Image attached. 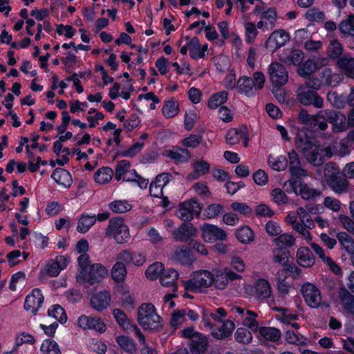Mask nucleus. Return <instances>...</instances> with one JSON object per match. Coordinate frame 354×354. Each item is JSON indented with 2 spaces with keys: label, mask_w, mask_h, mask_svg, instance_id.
<instances>
[{
  "label": "nucleus",
  "mask_w": 354,
  "mask_h": 354,
  "mask_svg": "<svg viewBox=\"0 0 354 354\" xmlns=\"http://www.w3.org/2000/svg\"><path fill=\"white\" fill-rule=\"evenodd\" d=\"M105 234L106 236L113 237L118 244L127 243L130 239L129 227L120 216H115L109 220L105 229Z\"/></svg>",
  "instance_id": "nucleus-1"
},
{
  "label": "nucleus",
  "mask_w": 354,
  "mask_h": 354,
  "mask_svg": "<svg viewBox=\"0 0 354 354\" xmlns=\"http://www.w3.org/2000/svg\"><path fill=\"white\" fill-rule=\"evenodd\" d=\"M214 283V274L207 270H201L194 274L192 279L185 282V288L190 292H202Z\"/></svg>",
  "instance_id": "nucleus-2"
},
{
  "label": "nucleus",
  "mask_w": 354,
  "mask_h": 354,
  "mask_svg": "<svg viewBox=\"0 0 354 354\" xmlns=\"http://www.w3.org/2000/svg\"><path fill=\"white\" fill-rule=\"evenodd\" d=\"M202 209L203 205L199 203L198 199L196 197L192 198L179 205L176 214L183 223H189L194 218L200 216Z\"/></svg>",
  "instance_id": "nucleus-3"
},
{
  "label": "nucleus",
  "mask_w": 354,
  "mask_h": 354,
  "mask_svg": "<svg viewBox=\"0 0 354 354\" xmlns=\"http://www.w3.org/2000/svg\"><path fill=\"white\" fill-rule=\"evenodd\" d=\"M319 115L332 124V130L335 133L342 132L348 129L346 117L339 111L328 109L320 110Z\"/></svg>",
  "instance_id": "nucleus-4"
},
{
  "label": "nucleus",
  "mask_w": 354,
  "mask_h": 354,
  "mask_svg": "<svg viewBox=\"0 0 354 354\" xmlns=\"http://www.w3.org/2000/svg\"><path fill=\"white\" fill-rule=\"evenodd\" d=\"M339 170L333 163L327 164L324 168V177L330 187L336 193H343L348 189V181L337 176Z\"/></svg>",
  "instance_id": "nucleus-5"
},
{
  "label": "nucleus",
  "mask_w": 354,
  "mask_h": 354,
  "mask_svg": "<svg viewBox=\"0 0 354 354\" xmlns=\"http://www.w3.org/2000/svg\"><path fill=\"white\" fill-rule=\"evenodd\" d=\"M268 74L270 81L274 88L281 87L288 80V73L286 66L277 62H273L269 65Z\"/></svg>",
  "instance_id": "nucleus-6"
},
{
  "label": "nucleus",
  "mask_w": 354,
  "mask_h": 354,
  "mask_svg": "<svg viewBox=\"0 0 354 354\" xmlns=\"http://www.w3.org/2000/svg\"><path fill=\"white\" fill-rule=\"evenodd\" d=\"M108 274L109 270L104 266L101 263H93L90 266L86 275L80 276L77 281L88 285H95L99 283L101 279L107 277Z\"/></svg>",
  "instance_id": "nucleus-7"
},
{
  "label": "nucleus",
  "mask_w": 354,
  "mask_h": 354,
  "mask_svg": "<svg viewBox=\"0 0 354 354\" xmlns=\"http://www.w3.org/2000/svg\"><path fill=\"white\" fill-rule=\"evenodd\" d=\"M313 131L306 127L298 129L295 137V145L304 155L313 149L315 145V138L312 136Z\"/></svg>",
  "instance_id": "nucleus-8"
},
{
  "label": "nucleus",
  "mask_w": 354,
  "mask_h": 354,
  "mask_svg": "<svg viewBox=\"0 0 354 354\" xmlns=\"http://www.w3.org/2000/svg\"><path fill=\"white\" fill-rule=\"evenodd\" d=\"M302 296L306 304L312 308H317L320 306L322 296L319 288L309 282L302 285L301 288Z\"/></svg>",
  "instance_id": "nucleus-9"
},
{
  "label": "nucleus",
  "mask_w": 354,
  "mask_h": 354,
  "mask_svg": "<svg viewBox=\"0 0 354 354\" xmlns=\"http://www.w3.org/2000/svg\"><path fill=\"white\" fill-rule=\"evenodd\" d=\"M196 229L191 223H182L178 228L172 232L173 238L176 241L192 243V241L196 236Z\"/></svg>",
  "instance_id": "nucleus-10"
},
{
  "label": "nucleus",
  "mask_w": 354,
  "mask_h": 354,
  "mask_svg": "<svg viewBox=\"0 0 354 354\" xmlns=\"http://www.w3.org/2000/svg\"><path fill=\"white\" fill-rule=\"evenodd\" d=\"M77 325L84 330H92L99 333H103L106 328L103 320L97 317L80 315L77 319Z\"/></svg>",
  "instance_id": "nucleus-11"
},
{
  "label": "nucleus",
  "mask_w": 354,
  "mask_h": 354,
  "mask_svg": "<svg viewBox=\"0 0 354 354\" xmlns=\"http://www.w3.org/2000/svg\"><path fill=\"white\" fill-rule=\"evenodd\" d=\"M201 236L205 242L214 243L217 240L224 241L227 233L215 225L204 223L201 226Z\"/></svg>",
  "instance_id": "nucleus-12"
},
{
  "label": "nucleus",
  "mask_w": 354,
  "mask_h": 354,
  "mask_svg": "<svg viewBox=\"0 0 354 354\" xmlns=\"http://www.w3.org/2000/svg\"><path fill=\"white\" fill-rule=\"evenodd\" d=\"M44 300V297L41 290L39 288H34L25 299L24 309L26 310H31L33 315H36L41 307Z\"/></svg>",
  "instance_id": "nucleus-13"
},
{
  "label": "nucleus",
  "mask_w": 354,
  "mask_h": 354,
  "mask_svg": "<svg viewBox=\"0 0 354 354\" xmlns=\"http://www.w3.org/2000/svg\"><path fill=\"white\" fill-rule=\"evenodd\" d=\"M162 318L156 313V309L151 310L150 314L138 317V324L145 330H158L162 328Z\"/></svg>",
  "instance_id": "nucleus-14"
},
{
  "label": "nucleus",
  "mask_w": 354,
  "mask_h": 354,
  "mask_svg": "<svg viewBox=\"0 0 354 354\" xmlns=\"http://www.w3.org/2000/svg\"><path fill=\"white\" fill-rule=\"evenodd\" d=\"M289 39L290 35L285 30H275L266 40V46L274 51L284 46Z\"/></svg>",
  "instance_id": "nucleus-15"
},
{
  "label": "nucleus",
  "mask_w": 354,
  "mask_h": 354,
  "mask_svg": "<svg viewBox=\"0 0 354 354\" xmlns=\"http://www.w3.org/2000/svg\"><path fill=\"white\" fill-rule=\"evenodd\" d=\"M117 259L122 261L127 266H141L146 261V257L131 250H123L117 256Z\"/></svg>",
  "instance_id": "nucleus-16"
},
{
  "label": "nucleus",
  "mask_w": 354,
  "mask_h": 354,
  "mask_svg": "<svg viewBox=\"0 0 354 354\" xmlns=\"http://www.w3.org/2000/svg\"><path fill=\"white\" fill-rule=\"evenodd\" d=\"M297 100L301 104L305 106L313 105L317 109L322 108L324 105V99L313 90L299 93Z\"/></svg>",
  "instance_id": "nucleus-17"
},
{
  "label": "nucleus",
  "mask_w": 354,
  "mask_h": 354,
  "mask_svg": "<svg viewBox=\"0 0 354 354\" xmlns=\"http://www.w3.org/2000/svg\"><path fill=\"white\" fill-rule=\"evenodd\" d=\"M111 295L107 290H102L93 294L90 299L91 306L97 311L106 309L111 302Z\"/></svg>",
  "instance_id": "nucleus-18"
},
{
  "label": "nucleus",
  "mask_w": 354,
  "mask_h": 354,
  "mask_svg": "<svg viewBox=\"0 0 354 354\" xmlns=\"http://www.w3.org/2000/svg\"><path fill=\"white\" fill-rule=\"evenodd\" d=\"M189 346L192 354H204L209 346L207 337L201 333H197L189 342Z\"/></svg>",
  "instance_id": "nucleus-19"
},
{
  "label": "nucleus",
  "mask_w": 354,
  "mask_h": 354,
  "mask_svg": "<svg viewBox=\"0 0 354 354\" xmlns=\"http://www.w3.org/2000/svg\"><path fill=\"white\" fill-rule=\"evenodd\" d=\"M173 259L183 266H191L195 261L192 250L185 245H182L176 250Z\"/></svg>",
  "instance_id": "nucleus-20"
},
{
  "label": "nucleus",
  "mask_w": 354,
  "mask_h": 354,
  "mask_svg": "<svg viewBox=\"0 0 354 354\" xmlns=\"http://www.w3.org/2000/svg\"><path fill=\"white\" fill-rule=\"evenodd\" d=\"M290 188L291 190H287L288 192H290L292 191L296 195L300 196L304 200L314 198L317 196H319L322 194L320 190L310 187L307 184L304 183V181H302L301 185H297L295 189L294 187Z\"/></svg>",
  "instance_id": "nucleus-21"
},
{
  "label": "nucleus",
  "mask_w": 354,
  "mask_h": 354,
  "mask_svg": "<svg viewBox=\"0 0 354 354\" xmlns=\"http://www.w3.org/2000/svg\"><path fill=\"white\" fill-rule=\"evenodd\" d=\"M192 168L193 171L187 176L188 180H196L201 176L207 174L210 170V165L207 161L201 159L193 163Z\"/></svg>",
  "instance_id": "nucleus-22"
},
{
  "label": "nucleus",
  "mask_w": 354,
  "mask_h": 354,
  "mask_svg": "<svg viewBox=\"0 0 354 354\" xmlns=\"http://www.w3.org/2000/svg\"><path fill=\"white\" fill-rule=\"evenodd\" d=\"M173 176L168 172H163L156 176L155 180H153L149 187L150 193L154 197H159L158 194H153V189H160V194H163L162 189L165 187L171 180Z\"/></svg>",
  "instance_id": "nucleus-23"
},
{
  "label": "nucleus",
  "mask_w": 354,
  "mask_h": 354,
  "mask_svg": "<svg viewBox=\"0 0 354 354\" xmlns=\"http://www.w3.org/2000/svg\"><path fill=\"white\" fill-rule=\"evenodd\" d=\"M51 178L55 182L65 188H69L73 183L71 173L65 169L55 168L51 174Z\"/></svg>",
  "instance_id": "nucleus-24"
},
{
  "label": "nucleus",
  "mask_w": 354,
  "mask_h": 354,
  "mask_svg": "<svg viewBox=\"0 0 354 354\" xmlns=\"http://www.w3.org/2000/svg\"><path fill=\"white\" fill-rule=\"evenodd\" d=\"M178 279V272L173 268H169L160 277V282L162 286L171 287L172 292H175L178 288L176 281Z\"/></svg>",
  "instance_id": "nucleus-25"
},
{
  "label": "nucleus",
  "mask_w": 354,
  "mask_h": 354,
  "mask_svg": "<svg viewBox=\"0 0 354 354\" xmlns=\"http://www.w3.org/2000/svg\"><path fill=\"white\" fill-rule=\"evenodd\" d=\"M297 262L302 267H311L315 264V257L308 247H300L297 251Z\"/></svg>",
  "instance_id": "nucleus-26"
},
{
  "label": "nucleus",
  "mask_w": 354,
  "mask_h": 354,
  "mask_svg": "<svg viewBox=\"0 0 354 354\" xmlns=\"http://www.w3.org/2000/svg\"><path fill=\"white\" fill-rule=\"evenodd\" d=\"M236 89L239 93L245 94L248 97L255 94L254 80L247 76L241 77L237 81Z\"/></svg>",
  "instance_id": "nucleus-27"
},
{
  "label": "nucleus",
  "mask_w": 354,
  "mask_h": 354,
  "mask_svg": "<svg viewBox=\"0 0 354 354\" xmlns=\"http://www.w3.org/2000/svg\"><path fill=\"white\" fill-rule=\"evenodd\" d=\"M282 267L277 273V276L279 279H286L288 277L297 279L301 275V270L292 261L290 262L288 261L286 263H283Z\"/></svg>",
  "instance_id": "nucleus-28"
},
{
  "label": "nucleus",
  "mask_w": 354,
  "mask_h": 354,
  "mask_svg": "<svg viewBox=\"0 0 354 354\" xmlns=\"http://www.w3.org/2000/svg\"><path fill=\"white\" fill-rule=\"evenodd\" d=\"M289 172L291 178L288 180L290 187H297V185H301V182L304 181L303 177L308 176V171L306 169L302 168L301 165L289 167Z\"/></svg>",
  "instance_id": "nucleus-29"
},
{
  "label": "nucleus",
  "mask_w": 354,
  "mask_h": 354,
  "mask_svg": "<svg viewBox=\"0 0 354 354\" xmlns=\"http://www.w3.org/2000/svg\"><path fill=\"white\" fill-rule=\"evenodd\" d=\"M126 264L122 261L118 260L111 270L112 279L119 283H124L127 274Z\"/></svg>",
  "instance_id": "nucleus-30"
},
{
  "label": "nucleus",
  "mask_w": 354,
  "mask_h": 354,
  "mask_svg": "<svg viewBox=\"0 0 354 354\" xmlns=\"http://www.w3.org/2000/svg\"><path fill=\"white\" fill-rule=\"evenodd\" d=\"M254 293L257 298L268 299L271 295V287L268 280L259 279L255 282Z\"/></svg>",
  "instance_id": "nucleus-31"
},
{
  "label": "nucleus",
  "mask_w": 354,
  "mask_h": 354,
  "mask_svg": "<svg viewBox=\"0 0 354 354\" xmlns=\"http://www.w3.org/2000/svg\"><path fill=\"white\" fill-rule=\"evenodd\" d=\"M234 328V323L227 319L223 322L221 326L218 328L217 330H215L213 331L212 334V336L217 339H223L232 335Z\"/></svg>",
  "instance_id": "nucleus-32"
},
{
  "label": "nucleus",
  "mask_w": 354,
  "mask_h": 354,
  "mask_svg": "<svg viewBox=\"0 0 354 354\" xmlns=\"http://www.w3.org/2000/svg\"><path fill=\"white\" fill-rule=\"evenodd\" d=\"M338 68L350 78L354 79V58L346 56L338 59L337 62Z\"/></svg>",
  "instance_id": "nucleus-33"
},
{
  "label": "nucleus",
  "mask_w": 354,
  "mask_h": 354,
  "mask_svg": "<svg viewBox=\"0 0 354 354\" xmlns=\"http://www.w3.org/2000/svg\"><path fill=\"white\" fill-rule=\"evenodd\" d=\"M113 174V170L111 167H102L96 171L93 178L96 183L104 185L111 180Z\"/></svg>",
  "instance_id": "nucleus-34"
},
{
  "label": "nucleus",
  "mask_w": 354,
  "mask_h": 354,
  "mask_svg": "<svg viewBox=\"0 0 354 354\" xmlns=\"http://www.w3.org/2000/svg\"><path fill=\"white\" fill-rule=\"evenodd\" d=\"M95 222L96 218L95 214L88 215L86 213H84L78 219L77 230L80 233L84 234L87 232L93 225H95Z\"/></svg>",
  "instance_id": "nucleus-35"
},
{
  "label": "nucleus",
  "mask_w": 354,
  "mask_h": 354,
  "mask_svg": "<svg viewBox=\"0 0 354 354\" xmlns=\"http://www.w3.org/2000/svg\"><path fill=\"white\" fill-rule=\"evenodd\" d=\"M116 342L124 352L133 354L136 351L137 346L135 341L127 335H119L115 339Z\"/></svg>",
  "instance_id": "nucleus-36"
},
{
  "label": "nucleus",
  "mask_w": 354,
  "mask_h": 354,
  "mask_svg": "<svg viewBox=\"0 0 354 354\" xmlns=\"http://www.w3.org/2000/svg\"><path fill=\"white\" fill-rule=\"evenodd\" d=\"M259 333L265 339L274 342L279 341L281 337L280 330L274 327L261 326Z\"/></svg>",
  "instance_id": "nucleus-37"
},
{
  "label": "nucleus",
  "mask_w": 354,
  "mask_h": 354,
  "mask_svg": "<svg viewBox=\"0 0 354 354\" xmlns=\"http://www.w3.org/2000/svg\"><path fill=\"white\" fill-rule=\"evenodd\" d=\"M277 17V14L274 7H270L266 11L261 12V19L265 21L266 30H271L274 28Z\"/></svg>",
  "instance_id": "nucleus-38"
},
{
  "label": "nucleus",
  "mask_w": 354,
  "mask_h": 354,
  "mask_svg": "<svg viewBox=\"0 0 354 354\" xmlns=\"http://www.w3.org/2000/svg\"><path fill=\"white\" fill-rule=\"evenodd\" d=\"M108 207L114 214L127 213L133 207L132 205L126 200H114L109 203Z\"/></svg>",
  "instance_id": "nucleus-39"
},
{
  "label": "nucleus",
  "mask_w": 354,
  "mask_h": 354,
  "mask_svg": "<svg viewBox=\"0 0 354 354\" xmlns=\"http://www.w3.org/2000/svg\"><path fill=\"white\" fill-rule=\"evenodd\" d=\"M228 98V93L225 91L216 92L211 95L208 100L207 106L215 109L225 103Z\"/></svg>",
  "instance_id": "nucleus-40"
},
{
  "label": "nucleus",
  "mask_w": 354,
  "mask_h": 354,
  "mask_svg": "<svg viewBox=\"0 0 354 354\" xmlns=\"http://www.w3.org/2000/svg\"><path fill=\"white\" fill-rule=\"evenodd\" d=\"M182 153L172 149L166 150L165 155L176 162H186L191 158V153L187 149L180 148Z\"/></svg>",
  "instance_id": "nucleus-41"
},
{
  "label": "nucleus",
  "mask_w": 354,
  "mask_h": 354,
  "mask_svg": "<svg viewBox=\"0 0 354 354\" xmlns=\"http://www.w3.org/2000/svg\"><path fill=\"white\" fill-rule=\"evenodd\" d=\"M179 110V104L174 98L165 101L162 108V114L166 118L175 117L178 115Z\"/></svg>",
  "instance_id": "nucleus-42"
},
{
  "label": "nucleus",
  "mask_w": 354,
  "mask_h": 354,
  "mask_svg": "<svg viewBox=\"0 0 354 354\" xmlns=\"http://www.w3.org/2000/svg\"><path fill=\"white\" fill-rule=\"evenodd\" d=\"M165 271L163 264L160 262H156L147 268L145 275L149 279L153 281L158 278L160 279Z\"/></svg>",
  "instance_id": "nucleus-43"
},
{
  "label": "nucleus",
  "mask_w": 354,
  "mask_h": 354,
  "mask_svg": "<svg viewBox=\"0 0 354 354\" xmlns=\"http://www.w3.org/2000/svg\"><path fill=\"white\" fill-rule=\"evenodd\" d=\"M268 164L275 171L285 170L288 164V160L285 156H279L277 158L270 155L268 158Z\"/></svg>",
  "instance_id": "nucleus-44"
},
{
  "label": "nucleus",
  "mask_w": 354,
  "mask_h": 354,
  "mask_svg": "<svg viewBox=\"0 0 354 354\" xmlns=\"http://www.w3.org/2000/svg\"><path fill=\"white\" fill-rule=\"evenodd\" d=\"M113 315L118 324L124 330H127L131 328L132 323L128 319L124 312L120 309L115 308L113 310Z\"/></svg>",
  "instance_id": "nucleus-45"
},
{
  "label": "nucleus",
  "mask_w": 354,
  "mask_h": 354,
  "mask_svg": "<svg viewBox=\"0 0 354 354\" xmlns=\"http://www.w3.org/2000/svg\"><path fill=\"white\" fill-rule=\"evenodd\" d=\"M236 239L242 243H248L254 239L253 230L248 225L238 229L235 233Z\"/></svg>",
  "instance_id": "nucleus-46"
},
{
  "label": "nucleus",
  "mask_w": 354,
  "mask_h": 354,
  "mask_svg": "<svg viewBox=\"0 0 354 354\" xmlns=\"http://www.w3.org/2000/svg\"><path fill=\"white\" fill-rule=\"evenodd\" d=\"M48 315L57 319L60 324H65L67 321V315L64 309L59 304L53 305L48 310Z\"/></svg>",
  "instance_id": "nucleus-47"
},
{
  "label": "nucleus",
  "mask_w": 354,
  "mask_h": 354,
  "mask_svg": "<svg viewBox=\"0 0 354 354\" xmlns=\"http://www.w3.org/2000/svg\"><path fill=\"white\" fill-rule=\"evenodd\" d=\"M343 53V46L337 39L330 41V45L328 47L327 53L330 59L333 60H338L341 58Z\"/></svg>",
  "instance_id": "nucleus-48"
},
{
  "label": "nucleus",
  "mask_w": 354,
  "mask_h": 354,
  "mask_svg": "<svg viewBox=\"0 0 354 354\" xmlns=\"http://www.w3.org/2000/svg\"><path fill=\"white\" fill-rule=\"evenodd\" d=\"M336 237L347 252L349 254L354 252V241L347 232H338Z\"/></svg>",
  "instance_id": "nucleus-49"
},
{
  "label": "nucleus",
  "mask_w": 354,
  "mask_h": 354,
  "mask_svg": "<svg viewBox=\"0 0 354 354\" xmlns=\"http://www.w3.org/2000/svg\"><path fill=\"white\" fill-rule=\"evenodd\" d=\"M274 243L277 248H287L292 247L295 244V239L293 235L288 233H284L279 235L274 239Z\"/></svg>",
  "instance_id": "nucleus-50"
},
{
  "label": "nucleus",
  "mask_w": 354,
  "mask_h": 354,
  "mask_svg": "<svg viewBox=\"0 0 354 354\" xmlns=\"http://www.w3.org/2000/svg\"><path fill=\"white\" fill-rule=\"evenodd\" d=\"M317 118H321V116L319 115V112L316 115H310L305 109H301L298 114L299 122L311 129H313V124H316Z\"/></svg>",
  "instance_id": "nucleus-51"
},
{
  "label": "nucleus",
  "mask_w": 354,
  "mask_h": 354,
  "mask_svg": "<svg viewBox=\"0 0 354 354\" xmlns=\"http://www.w3.org/2000/svg\"><path fill=\"white\" fill-rule=\"evenodd\" d=\"M338 28L343 34L354 35V15H348L346 19L339 24Z\"/></svg>",
  "instance_id": "nucleus-52"
},
{
  "label": "nucleus",
  "mask_w": 354,
  "mask_h": 354,
  "mask_svg": "<svg viewBox=\"0 0 354 354\" xmlns=\"http://www.w3.org/2000/svg\"><path fill=\"white\" fill-rule=\"evenodd\" d=\"M340 297L344 303V308L351 314L354 315V296L346 288H342Z\"/></svg>",
  "instance_id": "nucleus-53"
},
{
  "label": "nucleus",
  "mask_w": 354,
  "mask_h": 354,
  "mask_svg": "<svg viewBox=\"0 0 354 354\" xmlns=\"http://www.w3.org/2000/svg\"><path fill=\"white\" fill-rule=\"evenodd\" d=\"M189 56L192 59L196 60L198 58H204V53L201 51V44L197 37H193L189 41Z\"/></svg>",
  "instance_id": "nucleus-54"
},
{
  "label": "nucleus",
  "mask_w": 354,
  "mask_h": 354,
  "mask_svg": "<svg viewBox=\"0 0 354 354\" xmlns=\"http://www.w3.org/2000/svg\"><path fill=\"white\" fill-rule=\"evenodd\" d=\"M290 252L287 248H277L273 250V261L283 266L289 261Z\"/></svg>",
  "instance_id": "nucleus-55"
},
{
  "label": "nucleus",
  "mask_w": 354,
  "mask_h": 354,
  "mask_svg": "<svg viewBox=\"0 0 354 354\" xmlns=\"http://www.w3.org/2000/svg\"><path fill=\"white\" fill-rule=\"evenodd\" d=\"M234 337L236 342L243 344H248L252 340V333L246 328H238L235 332Z\"/></svg>",
  "instance_id": "nucleus-56"
},
{
  "label": "nucleus",
  "mask_w": 354,
  "mask_h": 354,
  "mask_svg": "<svg viewBox=\"0 0 354 354\" xmlns=\"http://www.w3.org/2000/svg\"><path fill=\"white\" fill-rule=\"evenodd\" d=\"M131 163L127 160H122L118 162L115 167V178L119 181L124 177H127V174L130 168Z\"/></svg>",
  "instance_id": "nucleus-57"
},
{
  "label": "nucleus",
  "mask_w": 354,
  "mask_h": 354,
  "mask_svg": "<svg viewBox=\"0 0 354 354\" xmlns=\"http://www.w3.org/2000/svg\"><path fill=\"white\" fill-rule=\"evenodd\" d=\"M223 205L219 203H212L207 205L205 209L203 214L207 218L212 219L218 216L223 212Z\"/></svg>",
  "instance_id": "nucleus-58"
},
{
  "label": "nucleus",
  "mask_w": 354,
  "mask_h": 354,
  "mask_svg": "<svg viewBox=\"0 0 354 354\" xmlns=\"http://www.w3.org/2000/svg\"><path fill=\"white\" fill-rule=\"evenodd\" d=\"M241 132L242 125L239 128H230L228 129L225 135L226 143L230 145L238 144L241 136Z\"/></svg>",
  "instance_id": "nucleus-59"
},
{
  "label": "nucleus",
  "mask_w": 354,
  "mask_h": 354,
  "mask_svg": "<svg viewBox=\"0 0 354 354\" xmlns=\"http://www.w3.org/2000/svg\"><path fill=\"white\" fill-rule=\"evenodd\" d=\"M216 288L224 290L228 285V281L224 272V270H216L214 274V283Z\"/></svg>",
  "instance_id": "nucleus-60"
},
{
  "label": "nucleus",
  "mask_w": 354,
  "mask_h": 354,
  "mask_svg": "<svg viewBox=\"0 0 354 354\" xmlns=\"http://www.w3.org/2000/svg\"><path fill=\"white\" fill-rule=\"evenodd\" d=\"M143 147V142H136L127 149L117 152L115 156H121L122 157L133 158L142 149Z\"/></svg>",
  "instance_id": "nucleus-61"
},
{
  "label": "nucleus",
  "mask_w": 354,
  "mask_h": 354,
  "mask_svg": "<svg viewBox=\"0 0 354 354\" xmlns=\"http://www.w3.org/2000/svg\"><path fill=\"white\" fill-rule=\"evenodd\" d=\"M40 350L46 354H49L51 351L55 354H61L59 344L50 339H46L43 341Z\"/></svg>",
  "instance_id": "nucleus-62"
},
{
  "label": "nucleus",
  "mask_w": 354,
  "mask_h": 354,
  "mask_svg": "<svg viewBox=\"0 0 354 354\" xmlns=\"http://www.w3.org/2000/svg\"><path fill=\"white\" fill-rule=\"evenodd\" d=\"M245 30L246 43L250 44H252L258 35V30L255 24L252 21L246 22L245 24Z\"/></svg>",
  "instance_id": "nucleus-63"
},
{
  "label": "nucleus",
  "mask_w": 354,
  "mask_h": 354,
  "mask_svg": "<svg viewBox=\"0 0 354 354\" xmlns=\"http://www.w3.org/2000/svg\"><path fill=\"white\" fill-rule=\"evenodd\" d=\"M316 69V64L312 59L306 60L298 68V74L301 77H306L314 73Z\"/></svg>",
  "instance_id": "nucleus-64"
}]
</instances>
